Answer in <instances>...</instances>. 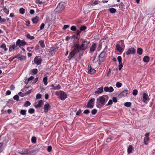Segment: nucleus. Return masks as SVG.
Instances as JSON below:
<instances>
[{
    "label": "nucleus",
    "instance_id": "24",
    "mask_svg": "<svg viewBox=\"0 0 155 155\" xmlns=\"http://www.w3.org/2000/svg\"><path fill=\"white\" fill-rule=\"evenodd\" d=\"M48 77L47 76H45L43 78V81L45 85L46 86L48 84Z\"/></svg>",
    "mask_w": 155,
    "mask_h": 155
},
{
    "label": "nucleus",
    "instance_id": "17",
    "mask_svg": "<svg viewBox=\"0 0 155 155\" xmlns=\"http://www.w3.org/2000/svg\"><path fill=\"white\" fill-rule=\"evenodd\" d=\"M116 50H117L118 52L122 53L123 51V49L121 47L119 44H117L116 45Z\"/></svg>",
    "mask_w": 155,
    "mask_h": 155
},
{
    "label": "nucleus",
    "instance_id": "4",
    "mask_svg": "<svg viewBox=\"0 0 155 155\" xmlns=\"http://www.w3.org/2000/svg\"><path fill=\"white\" fill-rule=\"evenodd\" d=\"M55 94L58 96L61 100H64L67 97V94L64 91H60L55 92Z\"/></svg>",
    "mask_w": 155,
    "mask_h": 155
},
{
    "label": "nucleus",
    "instance_id": "29",
    "mask_svg": "<svg viewBox=\"0 0 155 155\" xmlns=\"http://www.w3.org/2000/svg\"><path fill=\"white\" fill-rule=\"evenodd\" d=\"M109 10L110 12L111 13H114L116 12V10L113 8H109Z\"/></svg>",
    "mask_w": 155,
    "mask_h": 155
},
{
    "label": "nucleus",
    "instance_id": "51",
    "mask_svg": "<svg viewBox=\"0 0 155 155\" xmlns=\"http://www.w3.org/2000/svg\"><path fill=\"white\" fill-rule=\"evenodd\" d=\"M52 148L51 146H48L47 148V151L48 152H50L51 151Z\"/></svg>",
    "mask_w": 155,
    "mask_h": 155
},
{
    "label": "nucleus",
    "instance_id": "59",
    "mask_svg": "<svg viewBox=\"0 0 155 155\" xmlns=\"http://www.w3.org/2000/svg\"><path fill=\"white\" fill-rule=\"evenodd\" d=\"M45 25L44 23H42L40 26V30H42L44 28Z\"/></svg>",
    "mask_w": 155,
    "mask_h": 155
},
{
    "label": "nucleus",
    "instance_id": "1",
    "mask_svg": "<svg viewBox=\"0 0 155 155\" xmlns=\"http://www.w3.org/2000/svg\"><path fill=\"white\" fill-rule=\"evenodd\" d=\"M80 41H81V45L76 44L74 45V48H76L78 52H79L80 50L84 51L86 50L88 48L90 44V42L86 40L81 39Z\"/></svg>",
    "mask_w": 155,
    "mask_h": 155
},
{
    "label": "nucleus",
    "instance_id": "16",
    "mask_svg": "<svg viewBox=\"0 0 155 155\" xmlns=\"http://www.w3.org/2000/svg\"><path fill=\"white\" fill-rule=\"evenodd\" d=\"M15 57L18 58L19 60L21 61L25 60L26 58V56H24L20 54L17 55Z\"/></svg>",
    "mask_w": 155,
    "mask_h": 155
},
{
    "label": "nucleus",
    "instance_id": "13",
    "mask_svg": "<svg viewBox=\"0 0 155 155\" xmlns=\"http://www.w3.org/2000/svg\"><path fill=\"white\" fill-rule=\"evenodd\" d=\"M104 90L106 92L111 93L114 91V89L111 86L110 87L106 86L104 87Z\"/></svg>",
    "mask_w": 155,
    "mask_h": 155
},
{
    "label": "nucleus",
    "instance_id": "47",
    "mask_svg": "<svg viewBox=\"0 0 155 155\" xmlns=\"http://www.w3.org/2000/svg\"><path fill=\"white\" fill-rule=\"evenodd\" d=\"M3 10L4 12L7 14H8L9 11L7 8L5 7H3Z\"/></svg>",
    "mask_w": 155,
    "mask_h": 155
},
{
    "label": "nucleus",
    "instance_id": "39",
    "mask_svg": "<svg viewBox=\"0 0 155 155\" xmlns=\"http://www.w3.org/2000/svg\"><path fill=\"white\" fill-rule=\"evenodd\" d=\"M61 7H60V4H59V5H58L56 8L55 9V10L56 11H58L60 12L61 11V8H60Z\"/></svg>",
    "mask_w": 155,
    "mask_h": 155
},
{
    "label": "nucleus",
    "instance_id": "26",
    "mask_svg": "<svg viewBox=\"0 0 155 155\" xmlns=\"http://www.w3.org/2000/svg\"><path fill=\"white\" fill-rule=\"evenodd\" d=\"M143 50L142 49L140 48H138L137 50V53L140 55H141L143 53Z\"/></svg>",
    "mask_w": 155,
    "mask_h": 155
},
{
    "label": "nucleus",
    "instance_id": "57",
    "mask_svg": "<svg viewBox=\"0 0 155 155\" xmlns=\"http://www.w3.org/2000/svg\"><path fill=\"white\" fill-rule=\"evenodd\" d=\"M112 101L115 103L117 102V98L115 97H113L112 98Z\"/></svg>",
    "mask_w": 155,
    "mask_h": 155
},
{
    "label": "nucleus",
    "instance_id": "20",
    "mask_svg": "<svg viewBox=\"0 0 155 155\" xmlns=\"http://www.w3.org/2000/svg\"><path fill=\"white\" fill-rule=\"evenodd\" d=\"M43 103V102L42 100H40L38 104L35 105V107L36 108H38V107H41Z\"/></svg>",
    "mask_w": 155,
    "mask_h": 155
},
{
    "label": "nucleus",
    "instance_id": "53",
    "mask_svg": "<svg viewBox=\"0 0 155 155\" xmlns=\"http://www.w3.org/2000/svg\"><path fill=\"white\" fill-rule=\"evenodd\" d=\"M90 110L88 109H87L84 110V111L83 112V113L85 114H87L89 113H90Z\"/></svg>",
    "mask_w": 155,
    "mask_h": 155
},
{
    "label": "nucleus",
    "instance_id": "5",
    "mask_svg": "<svg viewBox=\"0 0 155 155\" xmlns=\"http://www.w3.org/2000/svg\"><path fill=\"white\" fill-rule=\"evenodd\" d=\"M106 57V52L103 51L98 56V63L100 64L102 62H104Z\"/></svg>",
    "mask_w": 155,
    "mask_h": 155
},
{
    "label": "nucleus",
    "instance_id": "60",
    "mask_svg": "<svg viewBox=\"0 0 155 155\" xmlns=\"http://www.w3.org/2000/svg\"><path fill=\"white\" fill-rule=\"evenodd\" d=\"M81 113V110H78L76 113V115H79Z\"/></svg>",
    "mask_w": 155,
    "mask_h": 155
},
{
    "label": "nucleus",
    "instance_id": "49",
    "mask_svg": "<svg viewBox=\"0 0 155 155\" xmlns=\"http://www.w3.org/2000/svg\"><path fill=\"white\" fill-rule=\"evenodd\" d=\"M71 30L72 31H75L76 30V28L75 26H72L71 28Z\"/></svg>",
    "mask_w": 155,
    "mask_h": 155
},
{
    "label": "nucleus",
    "instance_id": "37",
    "mask_svg": "<svg viewBox=\"0 0 155 155\" xmlns=\"http://www.w3.org/2000/svg\"><path fill=\"white\" fill-rule=\"evenodd\" d=\"M131 103L130 102H127L124 103V105L126 107H130L131 105Z\"/></svg>",
    "mask_w": 155,
    "mask_h": 155
},
{
    "label": "nucleus",
    "instance_id": "14",
    "mask_svg": "<svg viewBox=\"0 0 155 155\" xmlns=\"http://www.w3.org/2000/svg\"><path fill=\"white\" fill-rule=\"evenodd\" d=\"M57 48L55 47H52L48 50V51L51 53V54L52 56L54 54L56 51Z\"/></svg>",
    "mask_w": 155,
    "mask_h": 155
},
{
    "label": "nucleus",
    "instance_id": "32",
    "mask_svg": "<svg viewBox=\"0 0 155 155\" xmlns=\"http://www.w3.org/2000/svg\"><path fill=\"white\" fill-rule=\"evenodd\" d=\"M31 105V103L28 101H26L24 104V105L25 107H27Z\"/></svg>",
    "mask_w": 155,
    "mask_h": 155
},
{
    "label": "nucleus",
    "instance_id": "44",
    "mask_svg": "<svg viewBox=\"0 0 155 155\" xmlns=\"http://www.w3.org/2000/svg\"><path fill=\"white\" fill-rule=\"evenodd\" d=\"M87 28V27L85 26H81L80 28V30L81 31H84Z\"/></svg>",
    "mask_w": 155,
    "mask_h": 155
},
{
    "label": "nucleus",
    "instance_id": "54",
    "mask_svg": "<svg viewBox=\"0 0 155 155\" xmlns=\"http://www.w3.org/2000/svg\"><path fill=\"white\" fill-rule=\"evenodd\" d=\"M13 98L14 100H16L17 101H18L19 99V97L17 95H15L14 96Z\"/></svg>",
    "mask_w": 155,
    "mask_h": 155
},
{
    "label": "nucleus",
    "instance_id": "34",
    "mask_svg": "<svg viewBox=\"0 0 155 155\" xmlns=\"http://www.w3.org/2000/svg\"><path fill=\"white\" fill-rule=\"evenodd\" d=\"M35 2L36 3L39 4L40 5H42L44 3V2L41 1L40 0H36Z\"/></svg>",
    "mask_w": 155,
    "mask_h": 155
},
{
    "label": "nucleus",
    "instance_id": "27",
    "mask_svg": "<svg viewBox=\"0 0 155 155\" xmlns=\"http://www.w3.org/2000/svg\"><path fill=\"white\" fill-rule=\"evenodd\" d=\"M38 20V17L36 16L32 19V21L33 23L36 24L37 23Z\"/></svg>",
    "mask_w": 155,
    "mask_h": 155
},
{
    "label": "nucleus",
    "instance_id": "55",
    "mask_svg": "<svg viewBox=\"0 0 155 155\" xmlns=\"http://www.w3.org/2000/svg\"><path fill=\"white\" fill-rule=\"evenodd\" d=\"M18 94L21 97H23L26 95V94H23L21 92H19L18 93Z\"/></svg>",
    "mask_w": 155,
    "mask_h": 155
},
{
    "label": "nucleus",
    "instance_id": "3",
    "mask_svg": "<svg viewBox=\"0 0 155 155\" xmlns=\"http://www.w3.org/2000/svg\"><path fill=\"white\" fill-rule=\"evenodd\" d=\"M33 152V150H28L26 149H20L17 151L19 155H32Z\"/></svg>",
    "mask_w": 155,
    "mask_h": 155
},
{
    "label": "nucleus",
    "instance_id": "9",
    "mask_svg": "<svg viewBox=\"0 0 155 155\" xmlns=\"http://www.w3.org/2000/svg\"><path fill=\"white\" fill-rule=\"evenodd\" d=\"M34 63L37 65L41 64L42 62L41 59L39 57H36L34 60Z\"/></svg>",
    "mask_w": 155,
    "mask_h": 155
},
{
    "label": "nucleus",
    "instance_id": "35",
    "mask_svg": "<svg viewBox=\"0 0 155 155\" xmlns=\"http://www.w3.org/2000/svg\"><path fill=\"white\" fill-rule=\"evenodd\" d=\"M35 110L33 108H30L29 109L28 112L30 114H32L35 112Z\"/></svg>",
    "mask_w": 155,
    "mask_h": 155
},
{
    "label": "nucleus",
    "instance_id": "62",
    "mask_svg": "<svg viewBox=\"0 0 155 155\" xmlns=\"http://www.w3.org/2000/svg\"><path fill=\"white\" fill-rule=\"evenodd\" d=\"M32 91L31 90H29L28 91H27L26 93H25V94H26V95L29 94H30L31 93V92Z\"/></svg>",
    "mask_w": 155,
    "mask_h": 155
},
{
    "label": "nucleus",
    "instance_id": "46",
    "mask_svg": "<svg viewBox=\"0 0 155 155\" xmlns=\"http://www.w3.org/2000/svg\"><path fill=\"white\" fill-rule=\"evenodd\" d=\"M137 91L136 90H134L133 91L132 94L134 96L136 95L137 94Z\"/></svg>",
    "mask_w": 155,
    "mask_h": 155
},
{
    "label": "nucleus",
    "instance_id": "50",
    "mask_svg": "<svg viewBox=\"0 0 155 155\" xmlns=\"http://www.w3.org/2000/svg\"><path fill=\"white\" fill-rule=\"evenodd\" d=\"M97 112V110L96 109H93L91 111V113L93 115H95Z\"/></svg>",
    "mask_w": 155,
    "mask_h": 155
},
{
    "label": "nucleus",
    "instance_id": "61",
    "mask_svg": "<svg viewBox=\"0 0 155 155\" xmlns=\"http://www.w3.org/2000/svg\"><path fill=\"white\" fill-rule=\"evenodd\" d=\"M123 67L122 63H120L119 64V65L118 66L119 69V70H120Z\"/></svg>",
    "mask_w": 155,
    "mask_h": 155
},
{
    "label": "nucleus",
    "instance_id": "11",
    "mask_svg": "<svg viewBox=\"0 0 155 155\" xmlns=\"http://www.w3.org/2000/svg\"><path fill=\"white\" fill-rule=\"evenodd\" d=\"M96 45H97L96 43H94L91 45L89 53L90 54H93L96 50Z\"/></svg>",
    "mask_w": 155,
    "mask_h": 155
},
{
    "label": "nucleus",
    "instance_id": "12",
    "mask_svg": "<svg viewBox=\"0 0 155 155\" xmlns=\"http://www.w3.org/2000/svg\"><path fill=\"white\" fill-rule=\"evenodd\" d=\"M136 50L134 48H131L128 49L126 52L127 55H129L130 54H134Z\"/></svg>",
    "mask_w": 155,
    "mask_h": 155
},
{
    "label": "nucleus",
    "instance_id": "45",
    "mask_svg": "<svg viewBox=\"0 0 155 155\" xmlns=\"http://www.w3.org/2000/svg\"><path fill=\"white\" fill-rule=\"evenodd\" d=\"M113 104V101L111 100H110L108 102L107 104L106 105V106L111 105Z\"/></svg>",
    "mask_w": 155,
    "mask_h": 155
},
{
    "label": "nucleus",
    "instance_id": "56",
    "mask_svg": "<svg viewBox=\"0 0 155 155\" xmlns=\"http://www.w3.org/2000/svg\"><path fill=\"white\" fill-rule=\"evenodd\" d=\"M69 25H64L63 28L62 29L63 30H65L67 28H69Z\"/></svg>",
    "mask_w": 155,
    "mask_h": 155
},
{
    "label": "nucleus",
    "instance_id": "21",
    "mask_svg": "<svg viewBox=\"0 0 155 155\" xmlns=\"http://www.w3.org/2000/svg\"><path fill=\"white\" fill-rule=\"evenodd\" d=\"M134 150V148L133 146L132 145L129 146L127 148V153L128 154H130L132 153L133 150Z\"/></svg>",
    "mask_w": 155,
    "mask_h": 155
},
{
    "label": "nucleus",
    "instance_id": "15",
    "mask_svg": "<svg viewBox=\"0 0 155 155\" xmlns=\"http://www.w3.org/2000/svg\"><path fill=\"white\" fill-rule=\"evenodd\" d=\"M150 134L148 133H147L145 134V137L144 139V143L145 145L148 144L147 141L149 139V136Z\"/></svg>",
    "mask_w": 155,
    "mask_h": 155
},
{
    "label": "nucleus",
    "instance_id": "10",
    "mask_svg": "<svg viewBox=\"0 0 155 155\" xmlns=\"http://www.w3.org/2000/svg\"><path fill=\"white\" fill-rule=\"evenodd\" d=\"M143 101L145 103L147 104L150 98L148 95L146 93H144L143 94Z\"/></svg>",
    "mask_w": 155,
    "mask_h": 155
},
{
    "label": "nucleus",
    "instance_id": "42",
    "mask_svg": "<svg viewBox=\"0 0 155 155\" xmlns=\"http://www.w3.org/2000/svg\"><path fill=\"white\" fill-rule=\"evenodd\" d=\"M116 86L117 87L120 88L122 84L120 82H117L116 84Z\"/></svg>",
    "mask_w": 155,
    "mask_h": 155
},
{
    "label": "nucleus",
    "instance_id": "64",
    "mask_svg": "<svg viewBox=\"0 0 155 155\" xmlns=\"http://www.w3.org/2000/svg\"><path fill=\"white\" fill-rule=\"evenodd\" d=\"M16 46L15 45V44H14L13 45H12V46H10V49L12 48L13 49H14L16 48Z\"/></svg>",
    "mask_w": 155,
    "mask_h": 155
},
{
    "label": "nucleus",
    "instance_id": "28",
    "mask_svg": "<svg viewBox=\"0 0 155 155\" xmlns=\"http://www.w3.org/2000/svg\"><path fill=\"white\" fill-rule=\"evenodd\" d=\"M40 45L41 47L44 48L45 47V45L44 44V41L41 40L39 41Z\"/></svg>",
    "mask_w": 155,
    "mask_h": 155
},
{
    "label": "nucleus",
    "instance_id": "25",
    "mask_svg": "<svg viewBox=\"0 0 155 155\" xmlns=\"http://www.w3.org/2000/svg\"><path fill=\"white\" fill-rule=\"evenodd\" d=\"M143 61L144 62L148 63L150 60V58L148 56H145L143 58Z\"/></svg>",
    "mask_w": 155,
    "mask_h": 155
},
{
    "label": "nucleus",
    "instance_id": "23",
    "mask_svg": "<svg viewBox=\"0 0 155 155\" xmlns=\"http://www.w3.org/2000/svg\"><path fill=\"white\" fill-rule=\"evenodd\" d=\"M88 73L91 74H93L96 72V70L92 68L91 67L89 68Z\"/></svg>",
    "mask_w": 155,
    "mask_h": 155
},
{
    "label": "nucleus",
    "instance_id": "18",
    "mask_svg": "<svg viewBox=\"0 0 155 155\" xmlns=\"http://www.w3.org/2000/svg\"><path fill=\"white\" fill-rule=\"evenodd\" d=\"M50 105L48 103L45 104L44 106V112L45 113H47L50 109Z\"/></svg>",
    "mask_w": 155,
    "mask_h": 155
},
{
    "label": "nucleus",
    "instance_id": "6",
    "mask_svg": "<svg viewBox=\"0 0 155 155\" xmlns=\"http://www.w3.org/2000/svg\"><path fill=\"white\" fill-rule=\"evenodd\" d=\"M95 99L92 98L88 102L86 105L87 108H92L94 107V104Z\"/></svg>",
    "mask_w": 155,
    "mask_h": 155
},
{
    "label": "nucleus",
    "instance_id": "41",
    "mask_svg": "<svg viewBox=\"0 0 155 155\" xmlns=\"http://www.w3.org/2000/svg\"><path fill=\"white\" fill-rule=\"evenodd\" d=\"M117 59L118 61L119 64H120V63L121 64V63H122V58L121 56H118L117 57Z\"/></svg>",
    "mask_w": 155,
    "mask_h": 155
},
{
    "label": "nucleus",
    "instance_id": "22",
    "mask_svg": "<svg viewBox=\"0 0 155 155\" xmlns=\"http://www.w3.org/2000/svg\"><path fill=\"white\" fill-rule=\"evenodd\" d=\"M128 92V90H124L120 93V95L121 96L125 97L127 95Z\"/></svg>",
    "mask_w": 155,
    "mask_h": 155
},
{
    "label": "nucleus",
    "instance_id": "40",
    "mask_svg": "<svg viewBox=\"0 0 155 155\" xmlns=\"http://www.w3.org/2000/svg\"><path fill=\"white\" fill-rule=\"evenodd\" d=\"M26 112V110H22L20 111V114L23 115H25Z\"/></svg>",
    "mask_w": 155,
    "mask_h": 155
},
{
    "label": "nucleus",
    "instance_id": "52",
    "mask_svg": "<svg viewBox=\"0 0 155 155\" xmlns=\"http://www.w3.org/2000/svg\"><path fill=\"white\" fill-rule=\"evenodd\" d=\"M36 98L37 99H39L41 97V95L40 94H38L36 96Z\"/></svg>",
    "mask_w": 155,
    "mask_h": 155
},
{
    "label": "nucleus",
    "instance_id": "2",
    "mask_svg": "<svg viewBox=\"0 0 155 155\" xmlns=\"http://www.w3.org/2000/svg\"><path fill=\"white\" fill-rule=\"evenodd\" d=\"M109 97L107 95H104L99 97L97 99L96 103L97 107L101 108L104 106L108 100Z\"/></svg>",
    "mask_w": 155,
    "mask_h": 155
},
{
    "label": "nucleus",
    "instance_id": "58",
    "mask_svg": "<svg viewBox=\"0 0 155 155\" xmlns=\"http://www.w3.org/2000/svg\"><path fill=\"white\" fill-rule=\"evenodd\" d=\"M61 88V86L59 85L58 84L56 87H55V88L54 89V90H59Z\"/></svg>",
    "mask_w": 155,
    "mask_h": 155
},
{
    "label": "nucleus",
    "instance_id": "7",
    "mask_svg": "<svg viewBox=\"0 0 155 155\" xmlns=\"http://www.w3.org/2000/svg\"><path fill=\"white\" fill-rule=\"evenodd\" d=\"M78 52V50L76 49V48H74V49L71 52H70L69 55L68 57L69 60H70L74 56L76 52Z\"/></svg>",
    "mask_w": 155,
    "mask_h": 155
},
{
    "label": "nucleus",
    "instance_id": "43",
    "mask_svg": "<svg viewBox=\"0 0 155 155\" xmlns=\"http://www.w3.org/2000/svg\"><path fill=\"white\" fill-rule=\"evenodd\" d=\"M100 2V1H99L98 0H95L94 1V2L92 3V5H96L98 4Z\"/></svg>",
    "mask_w": 155,
    "mask_h": 155
},
{
    "label": "nucleus",
    "instance_id": "36",
    "mask_svg": "<svg viewBox=\"0 0 155 155\" xmlns=\"http://www.w3.org/2000/svg\"><path fill=\"white\" fill-rule=\"evenodd\" d=\"M31 141L32 143H35L36 142V139L35 137H33L31 139Z\"/></svg>",
    "mask_w": 155,
    "mask_h": 155
},
{
    "label": "nucleus",
    "instance_id": "19",
    "mask_svg": "<svg viewBox=\"0 0 155 155\" xmlns=\"http://www.w3.org/2000/svg\"><path fill=\"white\" fill-rule=\"evenodd\" d=\"M103 87H100L98 88L97 91L94 92V93L95 94H101L103 92Z\"/></svg>",
    "mask_w": 155,
    "mask_h": 155
},
{
    "label": "nucleus",
    "instance_id": "63",
    "mask_svg": "<svg viewBox=\"0 0 155 155\" xmlns=\"http://www.w3.org/2000/svg\"><path fill=\"white\" fill-rule=\"evenodd\" d=\"M49 97V95L48 94H45V98L47 100L48 99Z\"/></svg>",
    "mask_w": 155,
    "mask_h": 155
},
{
    "label": "nucleus",
    "instance_id": "30",
    "mask_svg": "<svg viewBox=\"0 0 155 155\" xmlns=\"http://www.w3.org/2000/svg\"><path fill=\"white\" fill-rule=\"evenodd\" d=\"M26 37L28 38L30 40H33L35 38L34 37L30 35L29 34H27Z\"/></svg>",
    "mask_w": 155,
    "mask_h": 155
},
{
    "label": "nucleus",
    "instance_id": "38",
    "mask_svg": "<svg viewBox=\"0 0 155 155\" xmlns=\"http://www.w3.org/2000/svg\"><path fill=\"white\" fill-rule=\"evenodd\" d=\"M0 47L4 49L5 51H6L7 50V49L6 48L5 45L3 43L0 46Z\"/></svg>",
    "mask_w": 155,
    "mask_h": 155
},
{
    "label": "nucleus",
    "instance_id": "31",
    "mask_svg": "<svg viewBox=\"0 0 155 155\" xmlns=\"http://www.w3.org/2000/svg\"><path fill=\"white\" fill-rule=\"evenodd\" d=\"M19 12L21 14H23L25 13V10L23 8H21L19 9Z\"/></svg>",
    "mask_w": 155,
    "mask_h": 155
},
{
    "label": "nucleus",
    "instance_id": "33",
    "mask_svg": "<svg viewBox=\"0 0 155 155\" xmlns=\"http://www.w3.org/2000/svg\"><path fill=\"white\" fill-rule=\"evenodd\" d=\"M34 78V77L32 76H31L28 79L27 81H25V82L26 83L28 84L29 81L33 80Z\"/></svg>",
    "mask_w": 155,
    "mask_h": 155
},
{
    "label": "nucleus",
    "instance_id": "48",
    "mask_svg": "<svg viewBox=\"0 0 155 155\" xmlns=\"http://www.w3.org/2000/svg\"><path fill=\"white\" fill-rule=\"evenodd\" d=\"M38 72V70L37 69L35 68L32 70V73L34 74H36Z\"/></svg>",
    "mask_w": 155,
    "mask_h": 155
},
{
    "label": "nucleus",
    "instance_id": "8",
    "mask_svg": "<svg viewBox=\"0 0 155 155\" xmlns=\"http://www.w3.org/2000/svg\"><path fill=\"white\" fill-rule=\"evenodd\" d=\"M26 43L23 40H21L19 39L16 43V45L19 46V47L23 46L26 44Z\"/></svg>",
    "mask_w": 155,
    "mask_h": 155
}]
</instances>
